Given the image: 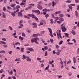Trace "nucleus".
I'll return each instance as SVG.
<instances>
[{"label": "nucleus", "instance_id": "1", "mask_svg": "<svg viewBox=\"0 0 79 79\" xmlns=\"http://www.w3.org/2000/svg\"><path fill=\"white\" fill-rule=\"evenodd\" d=\"M39 40V38L36 37L34 38H32L31 39V43H35L36 44H39V42H37V40Z\"/></svg>", "mask_w": 79, "mask_h": 79}, {"label": "nucleus", "instance_id": "2", "mask_svg": "<svg viewBox=\"0 0 79 79\" xmlns=\"http://www.w3.org/2000/svg\"><path fill=\"white\" fill-rule=\"evenodd\" d=\"M60 32H61V31L60 30L58 31H58L56 32V33L57 35V37L59 40L60 39H60H62V37H61V33H60Z\"/></svg>", "mask_w": 79, "mask_h": 79}, {"label": "nucleus", "instance_id": "3", "mask_svg": "<svg viewBox=\"0 0 79 79\" xmlns=\"http://www.w3.org/2000/svg\"><path fill=\"white\" fill-rule=\"evenodd\" d=\"M50 34H49L50 35H51L52 37H53V35L52 34V29L50 28H48Z\"/></svg>", "mask_w": 79, "mask_h": 79}, {"label": "nucleus", "instance_id": "4", "mask_svg": "<svg viewBox=\"0 0 79 79\" xmlns=\"http://www.w3.org/2000/svg\"><path fill=\"white\" fill-rule=\"evenodd\" d=\"M32 26H33V28H37V24L35 23H33L31 24Z\"/></svg>", "mask_w": 79, "mask_h": 79}, {"label": "nucleus", "instance_id": "5", "mask_svg": "<svg viewBox=\"0 0 79 79\" xmlns=\"http://www.w3.org/2000/svg\"><path fill=\"white\" fill-rule=\"evenodd\" d=\"M11 13V15L13 17H15V15H16V12H15V11L12 12Z\"/></svg>", "mask_w": 79, "mask_h": 79}, {"label": "nucleus", "instance_id": "6", "mask_svg": "<svg viewBox=\"0 0 79 79\" xmlns=\"http://www.w3.org/2000/svg\"><path fill=\"white\" fill-rule=\"evenodd\" d=\"M26 58H27L26 60L27 61H31V59L29 58V57L26 56Z\"/></svg>", "mask_w": 79, "mask_h": 79}, {"label": "nucleus", "instance_id": "7", "mask_svg": "<svg viewBox=\"0 0 79 79\" xmlns=\"http://www.w3.org/2000/svg\"><path fill=\"white\" fill-rule=\"evenodd\" d=\"M37 8L38 9H39V10H42L43 8L42 6L40 5H38Z\"/></svg>", "mask_w": 79, "mask_h": 79}, {"label": "nucleus", "instance_id": "8", "mask_svg": "<svg viewBox=\"0 0 79 79\" xmlns=\"http://www.w3.org/2000/svg\"><path fill=\"white\" fill-rule=\"evenodd\" d=\"M62 28V31L63 32H65L66 31V28H65V27H63Z\"/></svg>", "mask_w": 79, "mask_h": 79}, {"label": "nucleus", "instance_id": "9", "mask_svg": "<svg viewBox=\"0 0 79 79\" xmlns=\"http://www.w3.org/2000/svg\"><path fill=\"white\" fill-rule=\"evenodd\" d=\"M55 5H56V2H55L54 1H53L52 2V6H53V7H54Z\"/></svg>", "mask_w": 79, "mask_h": 79}, {"label": "nucleus", "instance_id": "10", "mask_svg": "<svg viewBox=\"0 0 79 79\" xmlns=\"http://www.w3.org/2000/svg\"><path fill=\"white\" fill-rule=\"evenodd\" d=\"M43 11H45V12H46L47 11H50V9L48 10L47 9H44L43 10Z\"/></svg>", "mask_w": 79, "mask_h": 79}, {"label": "nucleus", "instance_id": "11", "mask_svg": "<svg viewBox=\"0 0 79 79\" xmlns=\"http://www.w3.org/2000/svg\"><path fill=\"white\" fill-rule=\"evenodd\" d=\"M55 13L57 15H58V14H61V11H58L57 12H56Z\"/></svg>", "mask_w": 79, "mask_h": 79}, {"label": "nucleus", "instance_id": "12", "mask_svg": "<svg viewBox=\"0 0 79 79\" xmlns=\"http://www.w3.org/2000/svg\"><path fill=\"white\" fill-rule=\"evenodd\" d=\"M73 61L74 63H76V57H74L73 59Z\"/></svg>", "mask_w": 79, "mask_h": 79}, {"label": "nucleus", "instance_id": "13", "mask_svg": "<svg viewBox=\"0 0 79 79\" xmlns=\"http://www.w3.org/2000/svg\"><path fill=\"white\" fill-rule=\"evenodd\" d=\"M2 17L3 18H6V15L4 13L2 12Z\"/></svg>", "mask_w": 79, "mask_h": 79}, {"label": "nucleus", "instance_id": "14", "mask_svg": "<svg viewBox=\"0 0 79 79\" xmlns=\"http://www.w3.org/2000/svg\"><path fill=\"white\" fill-rule=\"evenodd\" d=\"M19 59H20V58L16 59L15 60V61H21V60Z\"/></svg>", "mask_w": 79, "mask_h": 79}, {"label": "nucleus", "instance_id": "15", "mask_svg": "<svg viewBox=\"0 0 79 79\" xmlns=\"http://www.w3.org/2000/svg\"><path fill=\"white\" fill-rule=\"evenodd\" d=\"M4 44V45H5L6 44V43L4 41H0V44Z\"/></svg>", "mask_w": 79, "mask_h": 79}, {"label": "nucleus", "instance_id": "16", "mask_svg": "<svg viewBox=\"0 0 79 79\" xmlns=\"http://www.w3.org/2000/svg\"><path fill=\"white\" fill-rule=\"evenodd\" d=\"M43 24H44V22H43H43L41 21L40 24L38 25V26H40V25H41L42 26V25H43Z\"/></svg>", "mask_w": 79, "mask_h": 79}, {"label": "nucleus", "instance_id": "17", "mask_svg": "<svg viewBox=\"0 0 79 79\" xmlns=\"http://www.w3.org/2000/svg\"><path fill=\"white\" fill-rule=\"evenodd\" d=\"M18 15L19 16H23L22 13L21 12H19L18 13Z\"/></svg>", "mask_w": 79, "mask_h": 79}, {"label": "nucleus", "instance_id": "18", "mask_svg": "<svg viewBox=\"0 0 79 79\" xmlns=\"http://www.w3.org/2000/svg\"><path fill=\"white\" fill-rule=\"evenodd\" d=\"M50 23L51 24H53V19H51L50 20Z\"/></svg>", "mask_w": 79, "mask_h": 79}, {"label": "nucleus", "instance_id": "19", "mask_svg": "<svg viewBox=\"0 0 79 79\" xmlns=\"http://www.w3.org/2000/svg\"><path fill=\"white\" fill-rule=\"evenodd\" d=\"M29 51H31V52H34V49L32 48H29Z\"/></svg>", "mask_w": 79, "mask_h": 79}, {"label": "nucleus", "instance_id": "20", "mask_svg": "<svg viewBox=\"0 0 79 79\" xmlns=\"http://www.w3.org/2000/svg\"><path fill=\"white\" fill-rule=\"evenodd\" d=\"M72 32L73 34V35H76V32L73 30H72Z\"/></svg>", "mask_w": 79, "mask_h": 79}, {"label": "nucleus", "instance_id": "21", "mask_svg": "<svg viewBox=\"0 0 79 79\" xmlns=\"http://www.w3.org/2000/svg\"><path fill=\"white\" fill-rule=\"evenodd\" d=\"M23 58H22L23 60H24V59H25V60H26V55H23Z\"/></svg>", "mask_w": 79, "mask_h": 79}, {"label": "nucleus", "instance_id": "22", "mask_svg": "<svg viewBox=\"0 0 79 79\" xmlns=\"http://www.w3.org/2000/svg\"><path fill=\"white\" fill-rule=\"evenodd\" d=\"M33 36L34 37H38V35H37V34H33Z\"/></svg>", "mask_w": 79, "mask_h": 79}, {"label": "nucleus", "instance_id": "23", "mask_svg": "<svg viewBox=\"0 0 79 79\" xmlns=\"http://www.w3.org/2000/svg\"><path fill=\"white\" fill-rule=\"evenodd\" d=\"M55 19V22H56V21H57V20H58V19H59V18L58 17H56L54 18Z\"/></svg>", "mask_w": 79, "mask_h": 79}, {"label": "nucleus", "instance_id": "24", "mask_svg": "<svg viewBox=\"0 0 79 79\" xmlns=\"http://www.w3.org/2000/svg\"><path fill=\"white\" fill-rule=\"evenodd\" d=\"M36 13H37L38 15L40 14V11L39 10H36Z\"/></svg>", "mask_w": 79, "mask_h": 79}, {"label": "nucleus", "instance_id": "25", "mask_svg": "<svg viewBox=\"0 0 79 79\" xmlns=\"http://www.w3.org/2000/svg\"><path fill=\"white\" fill-rule=\"evenodd\" d=\"M55 46L56 47V48L57 49H58L59 48V46L57 44H56L55 45Z\"/></svg>", "mask_w": 79, "mask_h": 79}, {"label": "nucleus", "instance_id": "26", "mask_svg": "<svg viewBox=\"0 0 79 79\" xmlns=\"http://www.w3.org/2000/svg\"><path fill=\"white\" fill-rule=\"evenodd\" d=\"M44 50H48V48L47 46H45L44 47Z\"/></svg>", "mask_w": 79, "mask_h": 79}, {"label": "nucleus", "instance_id": "27", "mask_svg": "<svg viewBox=\"0 0 79 79\" xmlns=\"http://www.w3.org/2000/svg\"><path fill=\"white\" fill-rule=\"evenodd\" d=\"M71 63V60L69 59L67 62V64H70Z\"/></svg>", "mask_w": 79, "mask_h": 79}, {"label": "nucleus", "instance_id": "28", "mask_svg": "<svg viewBox=\"0 0 79 79\" xmlns=\"http://www.w3.org/2000/svg\"><path fill=\"white\" fill-rule=\"evenodd\" d=\"M31 16L32 18H34L35 17V15H34V14H32L31 15Z\"/></svg>", "mask_w": 79, "mask_h": 79}, {"label": "nucleus", "instance_id": "29", "mask_svg": "<svg viewBox=\"0 0 79 79\" xmlns=\"http://www.w3.org/2000/svg\"><path fill=\"white\" fill-rule=\"evenodd\" d=\"M59 16H60V17H63L64 16V15L63 14H60L59 15Z\"/></svg>", "mask_w": 79, "mask_h": 79}, {"label": "nucleus", "instance_id": "30", "mask_svg": "<svg viewBox=\"0 0 79 79\" xmlns=\"http://www.w3.org/2000/svg\"><path fill=\"white\" fill-rule=\"evenodd\" d=\"M19 39H20V40H23V37H22L21 36H19Z\"/></svg>", "mask_w": 79, "mask_h": 79}, {"label": "nucleus", "instance_id": "31", "mask_svg": "<svg viewBox=\"0 0 79 79\" xmlns=\"http://www.w3.org/2000/svg\"><path fill=\"white\" fill-rule=\"evenodd\" d=\"M23 1L20 4V5H24L25 3H24L23 2Z\"/></svg>", "mask_w": 79, "mask_h": 79}, {"label": "nucleus", "instance_id": "32", "mask_svg": "<svg viewBox=\"0 0 79 79\" xmlns=\"http://www.w3.org/2000/svg\"><path fill=\"white\" fill-rule=\"evenodd\" d=\"M42 3V1H40L38 3V5H41Z\"/></svg>", "mask_w": 79, "mask_h": 79}, {"label": "nucleus", "instance_id": "33", "mask_svg": "<svg viewBox=\"0 0 79 79\" xmlns=\"http://www.w3.org/2000/svg\"><path fill=\"white\" fill-rule=\"evenodd\" d=\"M10 6L11 7H15V4H13L12 5H10Z\"/></svg>", "mask_w": 79, "mask_h": 79}, {"label": "nucleus", "instance_id": "34", "mask_svg": "<svg viewBox=\"0 0 79 79\" xmlns=\"http://www.w3.org/2000/svg\"><path fill=\"white\" fill-rule=\"evenodd\" d=\"M30 6H34V4L33 3H31L29 4Z\"/></svg>", "mask_w": 79, "mask_h": 79}, {"label": "nucleus", "instance_id": "35", "mask_svg": "<svg viewBox=\"0 0 79 79\" xmlns=\"http://www.w3.org/2000/svg\"><path fill=\"white\" fill-rule=\"evenodd\" d=\"M48 55V53L47 52V51H46L45 53L44 56H47Z\"/></svg>", "mask_w": 79, "mask_h": 79}, {"label": "nucleus", "instance_id": "36", "mask_svg": "<svg viewBox=\"0 0 79 79\" xmlns=\"http://www.w3.org/2000/svg\"><path fill=\"white\" fill-rule=\"evenodd\" d=\"M63 41L62 40H61L59 43V45H61V44H62V43H63Z\"/></svg>", "mask_w": 79, "mask_h": 79}, {"label": "nucleus", "instance_id": "37", "mask_svg": "<svg viewBox=\"0 0 79 79\" xmlns=\"http://www.w3.org/2000/svg\"><path fill=\"white\" fill-rule=\"evenodd\" d=\"M71 5H69V8H70V9H71V10H72L73 9V7H72V6H70Z\"/></svg>", "mask_w": 79, "mask_h": 79}, {"label": "nucleus", "instance_id": "38", "mask_svg": "<svg viewBox=\"0 0 79 79\" xmlns=\"http://www.w3.org/2000/svg\"><path fill=\"white\" fill-rule=\"evenodd\" d=\"M36 11H37V10H32V12L33 13H36Z\"/></svg>", "mask_w": 79, "mask_h": 79}, {"label": "nucleus", "instance_id": "39", "mask_svg": "<svg viewBox=\"0 0 79 79\" xmlns=\"http://www.w3.org/2000/svg\"><path fill=\"white\" fill-rule=\"evenodd\" d=\"M22 36L23 37H26V35H25V34H24V32L22 33Z\"/></svg>", "mask_w": 79, "mask_h": 79}, {"label": "nucleus", "instance_id": "40", "mask_svg": "<svg viewBox=\"0 0 79 79\" xmlns=\"http://www.w3.org/2000/svg\"><path fill=\"white\" fill-rule=\"evenodd\" d=\"M37 60H38V61H40V60H41V58H39V57H37Z\"/></svg>", "mask_w": 79, "mask_h": 79}, {"label": "nucleus", "instance_id": "41", "mask_svg": "<svg viewBox=\"0 0 79 79\" xmlns=\"http://www.w3.org/2000/svg\"><path fill=\"white\" fill-rule=\"evenodd\" d=\"M75 15L76 17H78V16H79V14H78V12H77L75 13Z\"/></svg>", "mask_w": 79, "mask_h": 79}, {"label": "nucleus", "instance_id": "42", "mask_svg": "<svg viewBox=\"0 0 79 79\" xmlns=\"http://www.w3.org/2000/svg\"><path fill=\"white\" fill-rule=\"evenodd\" d=\"M7 8L8 9V10H11V7L9 6H8L7 7Z\"/></svg>", "mask_w": 79, "mask_h": 79}, {"label": "nucleus", "instance_id": "43", "mask_svg": "<svg viewBox=\"0 0 79 79\" xmlns=\"http://www.w3.org/2000/svg\"><path fill=\"white\" fill-rule=\"evenodd\" d=\"M2 40H3L4 41H6V39L5 38H2Z\"/></svg>", "mask_w": 79, "mask_h": 79}, {"label": "nucleus", "instance_id": "44", "mask_svg": "<svg viewBox=\"0 0 79 79\" xmlns=\"http://www.w3.org/2000/svg\"><path fill=\"white\" fill-rule=\"evenodd\" d=\"M16 8L17 9H19V8H20V6H17L16 7Z\"/></svg>", "mask_w": 79, "mask_h": 79}, {"label": "nucleus", "instance_id": "45", "mask_svg": "<svg viewBox=\"0 0 79 79\" xmlns=\"http://www.w3.org/2000/svg\"><path fill=\"white\" fill-rule=\"evenodd\" d=\"M68 45H73V43H72L68 42Z\"/></svg>", "mask_w": 79, "mask_h": 79}, {"label": "nucleus", "instance_id": "46", "mask_svg": "<svg viewBox=\"0 0 79 79\" xmlns=\"http://www.w3.org/2000/svg\"><path fill=\"white\" fill-rule=\"evenodd\" d=\"M79 2V0H75V3H78Z\"/></svg>", "mask_w": 79, "mask_h": 79}, {"label": "nucleus", "instance_id": "47", "mask_svg": "<svg viewBox=\"0 0 79 79\" xmlns=\"http://www.w3.org/2000/svg\"><path fill=\"white\" fill-rule=\"evenodd\" d=\"M66 15L67 16H68V18H69V17H70L71 16V15H69V14H66Z\"/></svg>", "mask_w": 79, "mask_h": 79}, {"label": "nucleus", "instance_id": "48", "mask_svg": "<svg viewBox=\"0 0 79 79\" xmlns=\"http://www.w3.org/2000/svg\"><path fill=\"white\" fill-rule=\"evenodd\" d=\"M9 29L10 31H12L13 30V28L11 26H9Z\"/></svg>", "mask_w": 79, "mask_h": 79}, {"label": "nucleus", "instance_id": "49", "mask_svg": "<svg viewBox=\"0 0 79 79\" xmlns=\"http://www.w3.org/2000/svg\"><path fill=\"white\" fill-rule=\"evenodd\" d=\"M50 41H51V43H53V40L50 39Z\"/></svg>", "mask_w": 79, "mask_h": 79}, {"label": "nucleus", "instance_id": "50", "mask_svg": "<svg viewBox=\"0 0 79 79\" xmlns=\"http://www.w3.org/2000/svg\"><path fill=\"white\" fill-rule=\"evenodd\" d=\"M65 2L67 3H70L71 2V1L69 0H68L66 1H65Z\"/></svg>", "mask_w": 79, "mask_h": 79}, {"label": "nucleus", "instance_id": "51", "mask_svg": "<svg viewBox=\"0 0 79 79\" xmlns=\"http://www.w3.org/2000/svg\"><path fill=\"white\" fill-rule=\"evenodd\" d=\"M3 10L4 11H6V8L5 7H3Z\"/></svg>", "mask_w": 79, "mask_h": 79}, {"label": "nucleus", "instance_id": "52", "mask_svg": "<svg viewBox=\"0 0 79 79\" xmlns=\"http://www.w3.org/2000/svg\"><path fill=\"white\" fill-rule=\"evenodd\" d=\"M72 41L73 42H74V43H75V44H76V40H75V39H73L72 40Z\"/></svg>", "mask_w": 79, "mask_h": 79}, {"label": "nucleus", "instance_id": "53", "mask_svg": "<svg viewBox=\"0 0 79 79\" xmlns=\"http://www.w3.org/2000/svg\"><path fill=\"white\" fill-rule=\"evenodd\" d=\"M64 34L66 37H68V34L66 33H64Z\"/></svg>", "mask_w": 79, "mask_h": 79}, {"label": "nucleus", "instance_id": "54", "mask_svg": "<svg viewBox=\"0 0 79 79\" xmlns=\"http://www.w3.org/2000/svg\"><path fill=\"white\" fill-rule=\"evenodd\" d=\"M79 48H78L77 50V54H79Z\"/></svg>", "mask_w": 79, "mask_h": 79}, {"label": "nucleus", "instance_id": "55", "mask_svg": "<svg viewBox=\"0 0 79 79\" xmlns=\"http://www.w3.org/2000/svg\"><path fill=\"white\" fill-rule=\"evenodd\" d=\"M13 71L12 70H11L10 71V74L11 75H12V74H13Z\"/></svg>", "mask_w": 79, "mask_h": 79}, {"label": "nucleus", "instance_id": "56", "mask_svg": "<svg viewBox=\"0 0 79 79\" xmlns=\"http://www.w3.org/2000/svg\"><path fill=\"white\" fill-rule=\"evenodd\" d=\"M5 52H6L5 51H4V50L1 51V53H5Z\"/></svg>", "mask_w": 79, "mask_h": 79}, {"label": "nucleus", "instance_id": "57", "mask_svg": "<svg viewBox=\"0 0 79 79\" xmlns=\"http://www.w3.org/2000/svg\"><path fill=\"white\" fill-rule=\"evenodd\" d=\"M11 53H12V51H10L9 52V55H11Z\"/></svg>", "mask_w": 79, "mask_h": 79}, {"label": "nucleus", "instance_id": "58", "mask_svg": "<svg viewBox=\"0 0 79 79\" xmlns=\"http://www.w3.org/2000/svg\"><path fill=\"white\" fill-rule=\"evenodd\" d=\"M60 20L61 21H64V19L63 18H61L60 19Z\"/></svg>", "mask_w": 79, "mask_h": 79}, {"label": "nucleus", "instance_id": "59", "mask_svg": "<svg viewBox=\"0 0 79 79\" xmlns=\"http://www.w3.org/2000/svg\"><path fill=\"white\" fill-rule=\"evenodd\" d=\"M48 14H47L46 15H45V17L46 19H47L48 17Z\"/></svg>", "mask_w": 79, "mask_h": 79}, {"label": "nucleus", "instance_id": "60", "mask_svg": "<svg viewBox=\"0 0 79 79\" xmlns=\"http://www.w3.org/2000/svg\"><path fill=\"white\" fill-rule=\"evenodd\" d=\"M15 45H20V44L19 42H17L15 44Z\"/></svg>", "mask_w": 79, "mask_h": 79}, {"label": "nucleus", "instance_id": "61", "mask_svg": "<svg viewBox=\"0 0 79 79\" xmlns=\"http://www.w3.org/2000/svg\"><path fill=\"white\" fill-rule=\"evenodd\" d=\"M34 18L36 19V20H37V21L38 20V19L36 17H34Z\"/></svg>", "mask_w": 79, "mask_h": 79}, {"label": "nucleus", "instance_id": "62", "mask_svg": "<svg viewBox=\"0 0 79 79\" xmlns=\"http://www.w3.org/2000/svg\"><path fill=\"white\" fill-rule=\"evenodd\" d=\"M18 11H19V10L18 9H17L16 10V11H15V13H17V12H18Z\"/></svg>", "mask_w": 79, "mask_h": 79}, {"label": "nucleus", "instance_id": "63", "mask_svg": "<svg viewBox=\"0 0 79 79\" xmlns=\"http://www.w3.org/2000/svg\"><path fill=\"white\" fill-rule=\"evenodd\" d=\"M13 79H16V77L15 76H13L12 77Z\"/></svg>", "mask_w": 79, "mask_h": 79}, {"label": "nucleus", "instance_id": "64", "mask_svg": "<svg viewBox=\"0 0 79 79\" xmlns=\"http://www.w3.org/2000/svg\"><path fill=\"white\" fill-rule=\"evenodd\" d=\"M8 79H11V77H8Z\"/></svg>", "mask_w": 79, "mask_h": 79}]
</instances>
